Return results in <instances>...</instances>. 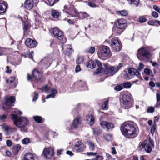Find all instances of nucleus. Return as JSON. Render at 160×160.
Listing matches in <instances>:
<instances>
[{
  "label": "nucleus",
  "mask_w": 160,
  "mask_h": 160,
  "mask_svg": "<svg viewBox=\"0 0 160 160\" xmlns=\"http://www.w3.org/2000/svg\"><path fill=\"white\" fill-rule=\"evenodd\" d=\"M12 112L15 113H18L20 115L22 113V112L20 111H18L17 110L15 109H14L13 110H12Z\"/></svg>",
  "instance_id": "obj_59"
},
{
  "label": "nucleus",
  "mask_w": 160,
  "mask_h": 160,
  "mask_svg": "<svg viewBox=\"0 0 160 160\" xmlns=\"http://www.w3.org/2000/svg\"><path fill=\"white\" fill-rule=\"evenodd\" d=\"M103 137L104 139L107 141H111L112 139V135L106 133L103 135Z\"/></svg>",
  "instance_id": "obj_32"
},
{
  "label": "nucleus",
  "mask_w": 160,
  "mask_h": 160,
  "mask_svg": "<svg viewBox=\"0 0 160 160\" xmlns=\"http://www.w3.org/2000/svg\"><path fill=\"white\" fill-rule=\"evenodd\" d=\"M111 46L115 51H119L121 49V45L120 41L116 38H112L111 40Z\"/></svg>",
  "instance_id": "obj_8"
},
{
  "label": "nucleus",
  "mask_w": 160,
  "mask_h": 160,
  "mask_svg": "<svg viewBox=\"0 0 160 160\" xmlns=\"http://www.w3.org/2000/svg\"><path fill=\"white\" fill-rule=\"evenodd\" d=\"M146 20V19L143 17H141L139 18V22H145Z\"/></svg>",
  "instance_id": "obj_50"
},
{
  "label": "nucleus",
  "mask_w": 160,
  "mask_h": 160,
  "mask_svg": "<svg viewBox=\"0 0 160 160\" xmlns=\"http://www.w3.org/2000/svg\"><path fill=\"white\" fill-rule=\"evenodd\" d=\"M86 147L83 144L80 142H76L74 146V149L77 152H80L83 151Z\"/></svg>",
  "instance_id": "obj_13"
},
{
  "label": "nucleus",
  "mask_w": 160,
  "mask_h": 160,
  "mask_svg": "<svg viewBox=\"0 0 160 160\" xmlns=\"http://www.w3.org/2000/svg\"><path fill=\"white\" fill-rule=\"evenodd\" d=\"M152 16L155 18H158V15L157 12H152Z\"/></svg>",
  "instance_id": "obj_56"
},
{
  "label": "nucleus",
  "mask_w": 160,
  "mask_h": 160,
  "mask_svg": "<svg viewBox=\"0 0 160 160\" xmlns=\"http://www.w3.org/2000/svg\"><path fill=\"white\" fill-rule=\"evenodd\" d=\"M98 56L101 58H108L111 56V53L109 48L106 46H100L97 52Z\"/></svg>",
  "instance_id": "obj_5"
},
{
  "label": "nucleus",
  "mask_w": 160,
  "mask_h": 160,
  "mask_svg": "<svg viewBox=\"0 0 160 160\" xmlns=\"http://www.w3.org/2000/svg\"><path fill=\"white\" fill-rule=\"evenodd\" d=\"M132 84L130 82H125L123 83V86L124 88H131Z\"/></svg>",
  "instance_id": "obj_39"
},
{
  "label": "nucleus",
  "mask_w": 160,
  "mask_h": 160,
  "mask_svg": "<svg viewBox=\"0 0 160 160\" xmlns=\"http://www.w3.org/2000/svg\"><path fill=\"white\" fill-rule=\"evenodd\" d=\"M86 154L88 156H95L97 154V153L93 152H87Z\"/></svg>",
  "instance_id": "obj_53"
},
{
  "label": "nucleus",
  "mask_w": 160,
  "mask_h": 160,
  "mask_svg": "<svg viewBox=\"0 0 160 160\" xmlns=\"http://www.w3.org/2000/svg\"><path fill=\"white\" fill-rule=\"evenodd\" d=\"M87 144L88 145L89 149L91 150H93L95 148V145L91 141L87 142Z\"/></svg>",
  "instance_id": "obj_34"
},
{
  "label": "nucleus",
  "mask_w": 160,
  "mask_h": 160,
  "mask_svg": "<svg viewBox=\"0 0 160 160\" xmlns=\"http://www.w3.org/2000/svg\"><path fill=\"white\" fill-rule=\"evenodd\" d=\"M6 144L8 146L10 147L12 145V142L10 140H8L6 141Z\"/></svg>",
  "instance_id": "obj_60"
},
{
  "label": "nucleus",
  "mask_w": 160,
  "mask_h": 160,
  "mask_svg": "<svg viewBox=\"0 0 160 160\" xmlns=\"http://www.w3.org/2000/svg\"><path fill=\"white\" fill-rule=\"evenodd\" d=\"M140 147L141 149L144 148L145 151L148 153H150L152 150L151 147L146 141H144L142 142L140 145Z\"/></svg>",
  "instance_id": "obj_15"
},
{
  "label": "nucleus",
  "mask_w": 160,
  "mask_h": 160,
  "mask_svg": "<svg viewBox=\"0 0 160 160\" xmlns=\"http://www.w3.org/2000/svg\"><path fill=\"white\" fill-rule=\"evenodd\" d=\"M103 156L99 155L96 156L95 158H92L90 160H103Z\"/></svg>",
  "instance_id": "obj_42"
},
{
  "label": "nucleus",
  "mask_w": 160,
  "mask_h": 160,
  "mask_svg": "<svg viewBox=\"0 0 160 160\" xmlns=\"http://www.w3.org/2000/svg\"><path fill=\"white\" fill-rule=\"evenodd\" d=\"M15 101V98L14 96H11L9 98H5V104L7 106H13L12 104Z\"/></svg>",
  "instance_id": "obj_18"
},
{
  "label": "nucleus",
  "mask_w": 160,
  "mask_h": 160,
  "mask_svg": "<svg viewBox=\"0 0 160 160\" xmlns=\"http://www.w3.org/2000/svg\"><path fill=\"white\" fill-rule=\"evenodd\" d=\"M25 44L28 47L30 48H34L37 45V42L30 38H28L25 41Z\"/></svg>",
  "instance_id": "obj_16"
},
{
  "label": "nucleus",
  "mask_w": 160,
  "mask_h": 160,
  "mask_svg": "<svg viewBox=\"0 0 160 160\" xmlns=\"http://www.w3.org/2000/svg\"><path fill=\"white\" fill-rule=\"evenodd\" d=\"M38 98V95L36 92H34V95L33 98V101H35Z\"/></svg>",
  "instance_id": "obj_52"
},
{
  "label": "nucleus",
  "mask_w": 160,
  "mask_h": 160,
  "mask_svg": "<svg viewBox=\"0 0 160 160\" xmlns=\"http://www.w3.org/2000/svg\"><path fill=\"white\" fill-rule=\"evenodd\" d=\"M95 62L98 67H101L102 64L100 62L98 61L97 59L95 60Z\"/></svg>",
  "instance_id": "obj_58"
},
{
  "label": "nucleus",
  "mask_w": 160,
  "mask_h": 160,
  "mask_svg": "<svg viewBox=\"0 0 160 160\" xmlns=\"http://www.w3.org/2000/svg\"><path fill=\"white\" fill-rule=\"evenodd\" d=\"M33 0H26L25 2L24 7L27 9H31L33 8Z\"/></svg>",
  "instance_id": "obj_19"
},
{
  "label": "nucleus",
  "mask_w": 160,
  "mask_h": 160,
  "mask_svg": "<svg viewBox=\"0 0 160 160\" xmlns=\"http://www.w3.org/2000/svg\"><path fill=\"white\" fill-rule=\"evenodd\" d=\"M59 12L56 10H52L51 11V15L54 18H57L59 15Z\"/></svg>",
  "instance_id": "obj_31"
},
{
  "label": "nucleus",
  "mask_w": 160,
  "mask_h": 160,
  "mask_svg": "<svg viewBox=\"0 0 160 160\" xmlns=\"http://www.w3.org/2000/svg\"><path fill=\"white\" fill-rule=\"evenodd\" d=\"M21 148L20 145L19 144H17L15 145L13 147V149L14 152L15 153H17L18 151L20 150Z\"/></svg>",
  "instance_id": "obj_33"
},
{
  "label": "nucleus",
  "mask_w": 160,
  "mask_h": 160,
  "mask_svg": "<svg viewBox=\"0 0 160 160\" xmlns=\"http://www.w3.org/2000/svg\"><path fill=\"white\" fill-rule=\"evenodd\" d=\"M48 4L49 5L52 6L58 0H48Z\"/></svg>",
  "instance_id": "obj_41"
},
{
  "label": "nucleus",
  "mask_w": 160,
  "mask_h": 160,
  "mask_svg": "<svg viewBox=\"0 0 160 160\" xmlns=\"http://www.w3.org/2000/svg\"><path fill=\"white\" fill-rule=\"evenodd\" d=\"M24 160H34L33 155L31 153L26 154L24 157Z\"/></svg>",
  "instance_id": "obj_28"
},
{
  "label": "nucleus",
  "mask_w": 160,
  "mask_h": 160,
  "mask_svg": "<svg viewBox=\"0 0 160 160\" xmlns=\"http://www.w3.org/2000/svg\"><path fill=\"white\" fill-rule=\"evenodd\" d=\"M153 9L159 13H160V8L158 6L155 5H154L153 6Z\"/></svg>",
  "instance_id": "obj_49"
},
{
  "label": "nucleus",
  "mask_w": 160,
  "mask_h": 160,
  "mask_svg": "<svg viewBox=\"0 0 160 160\" xmlns=\"http://www.w3.org/2000/svg\"><path fill=\"white\" fill-rule=\"evenodd\" d=\"M120 130L122 134L126 137L130 138L136 136L137 130L135 127L128 122H124L121 125Z\"/></svg>",
  "instance_id": "obj_1"
},
{
  "label": "nucleus",
  "mask_w": 160,
  "mask_h": 160,
  "mask_svg": "<svg viewBox=\"0 0 160 160\" xmlns=\"http://www.w3.org/2000/svg\"><path fill=\"white\" fill-rule=\"evenodd\" d=\"M116 13L118 15L122 16H125L128 15V12L126 10H123L121 11H117Z\"/></svg>",
  "instance_id": "obj_30"
},
{
  "label": "nucleus",
  "mask_w": 160,
  "mask_h": 160,
  "mask_svg": "<svg viewBox=\"0 0 160 160\" xmlns=\"http://www.w3.org/2000/svg\"><path fill=\"white\" fill-rule=\"evenodd\" d=\"M33 118L34 120L38 123H40L42 122V118L40 116H35L33 117Z\"/></svg>",
  "instance_id": "obj_35"
},
{
  "label": "nucleus",
  "mask_w": 160,
  "mask_h": 160,
  "mask_svg": "<svg viewBox=\"0 0 160 160\" xmlns=\"http://www.w3.org/2000/svg\"><path fill=\"white\" fill-rule=\"evenodd\" d=\"M87 67L93 69L95 68L96 66V63L93 61L90 60L87 62Z\"/></svg>",
  "instance_id": "obj_29"
},
{
  "label": "nucleus",
  "mask_w": 160,
  "mask_h": 160,
  "mask_svg": "<svg viewBox=\"0 0 160 160\" xmlns=\"http://www.w3.org/2000/svg\"><path fill=\"white\" fill-rule=\"evenodd\" d=\"M144 67V65L142 63L140 62L139 64V65L138 67V68L139 71H141Z\"/></svg>",
  "instance_id": "obj_47"
},
{
  "label": "nucleus",
  "mask_w": 160,
  "mask_h": 160,
  "mask_svg": "<svg viewBox=\"0 0 160 160\" xmlns=\"http://www.w3.org/2000/svg\"><path fill=\"white\" fill-rule=\"evenodd\" d=\"M102 131L99 128H96L93 129V132L95 135H98Z\"/></svg>",
  "instance_id": "obj_38"
},
{
  "label": "nucleus",
  "mask_w": 160,
  "mask_h": 160,
  "mask_svg": "<svg viewBox=\"0 0 160 160\" xmlns=\"http://www.w3.org/2000/svg\"><path fill=\"white\" fill-rule=\"evenodd\" d=\"M6 118V116L5 115H0V120H3Z\"/></svg>",
  "instance_id": "obj_61"
},
{
  "label": "nucleus",
  "mask_w": 160,
  "mask_h": 160,
  "mask_svg": "<svg viewBox=\"0 0 160 160\" xmlns=\"http://www.w3.org/2000/svg\"><path fill=\"white\" fill-rule=\"evenodd\" d=\"M30 141L29 138H26L22 140V143L24 144H27L30 142Z\"/></svg>",
  "instance_id": "obj_46"
},
{
  "label": "nucleus",
  "mask_w": 160,
  "mask_h": 160,
  "mask_svg": "<svg viewBox=\"0 0 160 160\" xmlns=\"http://www.w3.org/2000/svg\"><path fill=\"white\" fill-rule=\"evenodd\" d=\"M104 65L105 68L104 73L105 74H109L111 76L114 74L123 66V65L122 63H119L117 66H107L105 64Z\"/></svg>",
  "instance_id": "obj_6"
},
{
  "label": "nucleus",
  "mask_w": 160,
  "mask_h": 160,
  "mask_svg": "<svg viewBox=\"0 0 160 160\" xmlns=\"http://www.w3.org/2000/svg\"><path fill=\"white\" fill-rule=\"evenodd\" d=\"M80 123V119L78 118H76L73 121L72 126L74 128H77Z\"/></svg>",
  "instance_id": "obj_26"
},
{
  "label": "nucleus",
  "mask_w": 160,
  "mask_h": 160,
  "mask_svg": "<svg viewBox=\"0 0 160 160\" xmlns=\"http://www.w3.org/2000/svg\"><path fill=\"white\" fill-rule=\"evenodd\" d=\"M3 129L6 132L7 134H9L12 132L14 128H12L11 127L5 125L2 127Z\"/></svg>",
  "instance_id": "obj_23"
},
{
  "label": "nucleus",
  "mask_w": 160,
  "mask_h": 160,
  "mask_svg": "<svg viewBox=\"0 0 160 160\" xmlns=\"http://www.w3.org/2000/svg\"><path fill=\"white\" fill-rule=\"evenodd\" d=\"M81 70V68L80 67V66L79 65H78L76 66L75 69V71L76 72H78L80 71Z\"/></svg>",
  "instance_id": "obj_57"
},
{
  "label": "nucleus",
  "mask_w": 160,
  "mask_h": 160,
  "mask_svg": "<svg viewBox=\"0 0 160 160\" xmlns=\"http://www.w3.org/2000/svg\"><path fill=\"white\" fill-rule=\"evenodd\" d=\"M137 56L139 59L142 60L143 58L148 59L151 57L152 55L148 47H142L138 50Z\"/></svg>",
  "instance_id": "obj_3"
},
{
  "label": "nucleus",
  "mask_w": 160,
  "mask_h": 160,
  "mask_svg": "<svg viewBox=\"0 0 160 160\" xmlns=\"http://www.w3.org/2000/svg\"><path fill=\"white\" fill-rule=\"evenodd\" d=\"M129 4L131 5H133L136 7L138 6L139 3V0H127Z\"/></svg>",
  "instance_id": "obj_27"
},
{
  "label": "nucleus",
  "mask_w": 160,
  "mask_h": 160,
  "mask_svg": "<svg viewBox=\"0 0 160 160\" xmlns=\"http://www.w3.org/2000/svg\"><path fill=\"white\" fill-rule=\"evenodd\" d=\"M128 73H126L124 76L125 78L127 80H129L132 78L133 76L136 75L140 79L141 76L140 73L137 69L135 68H128Z\"/></svg>",
  "instance_id": "obj_7"
},
{
  "label": "nucleus",
  "mask_w": 160,
  "mask_h": 160,
  "mask_svg": "<svg viewBox=\"0 0 160 160\" xmlns=\"http://www.w3.org/2000/svg\"><path fill=\"white\" fill-rule=\"evenodd\" d=\"M73 51V50L72 48V46L70 45H68L67 46V49L66 50V52L67 53H68L69 54L72 52Z\"/></svg>",
  "instance_id": "obj_40"
},
{
  "label": "nucleus",
  "mask_w": 160,
  "mask_h": 160,
  "mask_svg": "<svg viewBox=\"0 0 160 160\" xmlns=\"http://www.w3.org/2000/svg\"><path fill=\"white\" fill-rule=\"evenodd\" d=\"M28 28V26L27 24H25L23 27V29L24 30V34L25 32L27 30Z\"/></svg>",
  "instance_id": "obj_54"
},
{
  "label": "nucleus",
  "mask_w": 160,
  "mask_h": 160,
  "mask_svg": "<svg viewBox=\"0 0 160 160\" xmlns=\"http://www.w3.org/2000/svg\"><path fill=\"white\" fill-rule=\"evenodd\" d=\"M42 154L46 158H51L54 155V149L51 147H49L44 149Z\"/></svg>",
  "instance_id": "obj_9"
},
{
  "label": "nucleus",
  "mask_w": 160,
  "mask_h": 160,
  "mask_svg": "<svg viewBox=\"0 0 160 160\" xmlns=\"http://www.w3.org/2000/svg\"><path fill=\"white\" fill-rule=\"evenodd\" d=\"M67 21L69 24L70 25L73 24L75 22L74 20H72L70 19H68Z\"/></svg>",
  "instance_id": "obj_62"
},
{
  "label": "nucleus",
  "mask_w": 160,
  "mask_h": 160,
  "mask_svg": "<svg viewBox=\"0 0 160 160\" xmlns=\"http://www.w3.org/2000/svg\"><path fill=\"white\" fill-rule=\"evenodd\" d=\"M15 79V77H11L9 79L8 81V82L10 83H12Z\"/></svg>",
  "instance_id": "obj_55"
},
{
  "label": "nucleus",
  "mask_w": 160,
  "mask_h": 160,
  "mask_svg": "<svg viewBox=\"0 0 160 160\" xmlns=\"http://www.w3.org/2000/svg\"><path fill=\"white\" fill-rule=\"evenodd\" d=\"M144 72L146 74L149 75L152 72V71L148 68H145L144 69Z\"/></svg>",
  "instance_id": "obj_44"
},
{
  "label": "nucleus",
  "mask_w": 160,
  "mask_h": 160,
  "mask_svg": "<svg viewBox=\"0 0 160 160\" xmlns=\"http://www.w3.org/2000/svg\"><path fill=\"white\" fill-rule=\"evenodd\" d=\"M122 97L121 101L123 106L126 108H128L132 106L133 101L131 95L127 92L122 94Z\"/></svg>",
  "instance_id": "obj_4"
},
{
  "label": "nucleus",
  "mask_w": 160,
  "mask_h": 160,
  "mask_svg": "<svg viewBox=\"0 0 160 160\" xmlns=\"http://www.w3.org/2000/svg\"><path fill=\"white\" fill-rule=\"evenodd\" d=\"M11 118L13 121L14 124L20 128V130L22 132L27 131L26 126L28 123V120L26 117H18L17 115L12 114Z\"/></svg>",
  "instance_id": "obj_2"
},
{
  "label": "nucleus",
  "mask_w": 160,
  "mask_h": 160,
  "mask_svg": "<svg viewBox=\"0 0 160 160\" xmlns=\"http://www.w3.org/2000/svg\"><path fill=\"white\" fill-rule=\"evenodd\" d=\"M115 24L117 27L124 30L127 27V22L124 19H120L116 21Z\"/></svg>",
  "instance_id": "obj_11"
},
{
  "label": "nucleus",
  "mask_w": 160,
  "mask_h": 160,
  "mask_svg": "<svg viewBox=\"0 0 160 160\" xmlns=\"http://www.w3.org/2000/svg\"><path fill=\"white\" fill-rule=\"evenodd\" d=\"M70 5L69 2H67V3L65 4L64 7V9H63V12L66 13H70L71 14V16L74 17L75 15V13L74 12V11L71 12V9H70Z\"/></svg>",
  "instance_id": "obj_17"
},
{
  "label": "nucleus",
  "mask_w": 160,
  "mask_h": 160,
  "mask_svg": "<svg viewBox=\"0 0 160 160\" xmlns=\"http://www.w3.org/2000/svg\"><path fill=\"white\" fill-rule=\"evenodd\" d=\"M52 32L55 38L59 40H61L63 38L64 36L62 32L57 28H53Z\"/></svg>",
  "instance_id": "obj_12"
},
{
  "label": "nucleus",
  "mask_w": 160,
  "mask_h": 160,
  "mask_svg": "<svg viewBox=\"0 0 160 160\" xmlns=\"http://www.w3.org/2000/svg\"><path fill=\"white\" fill-rule=\"evenodd\" d=\"M41 62V63H44L47 65H49V63L46 58H44L42 60Z\"/></svg>",
  "instance_id": "obj_51"
},
{
  "label": "nucleus",
  "mask_w": 160,
  "mask_h": 160,
  "mask_svg": "<svg viewBox=\"0 0 160 160\" xmlns=\"http://www.w3.org/2000/svg\"><path fill=\"white\" fill-rule=\"evenodd\" d=\"M100 124L102 128L106 129L107 131H108L109 129H112L114 127L113 124L106 121L102 122Z\"/></svg>",
  "instance_id": "obj_14"
},
{
  "label": "nucleus",
  "mask_w": 160,
  "mask_h": 160,
  "mask_svg": "<svg viewBox=\"0 0 160 160\" xmlns=\"http://www.w3.org/2000/svg\"><path fill=\"white\" fill-rule=\"evenodd\" d=\"M108 100H107L104 102V103L102 105V108L103 110H107L108 108Z\"/></svg>",
  "instance_id": "obj_37"
},
{
  "label": "nucleus",
  "mask_w": 160,
  "mask_h": 160,
  "mask_svg": "<svg viewBox=\"0 0 160 160\" xmlns=\"http://www.w3.org/2000/svg\"><path fill=\"white\" fill-rule=\"evenodd\" d=\"M74 12L75 13V15L74 17H78L79 18V17L80 14H81L82 19L87 18L89 16V15L85 12L78 13L77 11L76 10H74Z\"/></svg>",
  "instance_id": "obj_20"
},
{
  "label": "nucleus",
  "mask_w": 160,
  "mask_h": 160,
  "mask_svg": "<svg viewBox=\"0 0 160 160\" xmlns=\"http://www.w3.org/2000/svg\"><path fill=\"white\" fill-rule=\"evenodd\" d=\"M95 49L94 47H91L88 49L87 50V52L91 54H93L95 52Z\"/></svg>",
  "instance_id": "obj_43"
},
{
  "label": "nucleus",
  "mask_w": 160,
  "mask_h": 160,
  "mask_svg": "<svg viewBox=\"0 0 160 160\" xmlns=\"http://www.w3.org/2000/svg\"><path fill=\"white\" fill-rule=\"evenodd\" d=\"M122 89V87L121 85H118L114 88V90L117 91H119Z\"/></svg>",
  "instance_id": "obj_45"
},
{
  "label": "nucleus",
  "mask_w": 160,
  "mask_h": 160,
  "mask_svg": "<svg viewBox=\"0 0 160 160\" xmlns=\"http://www.w3.org/2000/svg\"><path fill=\"white\" fill-rule=\"evenodd\" d=\"M86 118L87 120L89 121V124L90 125H92L94 123V118L92 115H88L86 116Z\"/></svg>",
  "instance_id": "obj_25"
},
{
  "label": "nucleus",
  "mask_w": 160,
  "mask_h": 160,
  "mask_svg": "<svg viewBox=\"0 0 160 160\" xmlns=\"http://www.w3.org/2000/svg\"><path fill=\"white\" fill-rule=\"evenodd\" d=\"M32 77L29 74H28V80H31L33 78L36 79H39L42 76V73L36 69L33 70L32 72Z\"/></svg>",
  "instance_id": "obj_10"
},
{
  "label": "nucleus",
  "mask_w": 160,
  "mask_h": 160,
  "mask_svg": "<svg viewBox=\"0 0 160 160\" xmlns=\"http://www.w3.org/2000/svg\"><path fill=\"white\" fill-rule=\"evenodd\" d=\"M7 7V4L6 2L0 3V13L4 12Z\"/></svg>",
  "instance_id": "obj_24"
},
{
  "label": "nucleus",
  "mask_w": 160,
  "mask_h": 160,
  "mask_svg": "<svg viewBox=\"0 0 160 160\" xmlns=\"http://www.w3.org/2000/svg\"><path fill=\"white\" fill-rule=\"evenodd\" d=\"M155 126L154 125H153L152 128H151V132L153 134V133H154L155 132Z\"/></svg>",
  "instance_id": "obj_63"
},
{
  "label": "nucleus",
  "mask_w": 160,
  "mask_h": 160,
  "mask_svg": "<svg viewBox=\"0 0 160 160\" xmlns=\"http://www.w3.org/2000/svg\"><path fill=\"white\" fill-rule=\"evenodd\" d=\"M84 58L83 56H80L78 57L76 60V62L77 64H81L84 61Z\"/></svg>",
  "instance_id": "obj_36"
},
{
  "label": "nucleus",
  "mask_w": 160,
  "mask_h": 160,
  "mask_svg": "<svg viewBox=\"0 0 160 160\" xmlns=\"http://www.w3.org/2000/svg\"><path fill=\"white\" fill-rule=\"evenodd\" d=\"M46 92L48 93H51V94L47 96L46 98L48 99L50 98H54L55 94L57 93V91L55 89L52 88L50 89L48 91H46Z\"/></svg>",
  "instance_id": "obj_22"
},
{
  "label": "nucleus",
  "mask_w": 160,
  "mask_h": 160,
  "mask_svg": "<svg viewBox=\"0 0 160 160\" xmlns=\"http://www.w3.org/2000/svg\"><path fill=\"white\" fill-rule=\"evenodd\" d=\"M157 102L160 101V93H157Z\"/></svg>",
  "instance_id": "obj_64"
},
{
  "label": "nucleus",
  "mask_w": 160,
  "mask_h": 160,
  "mask_svg": "<svg viewBox=\"0 0 160 160\" xmlns=\"http://www.w3.org/2000/svg\"><path fill=\"white\" fill-rule=\"evenodd\" d=\"M124 30L116 26L115 27H114L113 28V34L116 36L119 35H120Z\"/></svg>",
  "instance_id": "obj_21"
},
{
  "label": "nucleus",
  "mask_w": 160,
  "mask_h": 160,
  "mask_svg": "<svg viewBox=\"0 0 160 160\" xmlns=\"http://www.w3.org/2000/svg\"><path fill=\"white\" fill-rule=\"evenodd\" d=\"M154 111V108L152 107H149L147 110V111L148 113H152Z\"/></svg>",
  "instance_id": "obj_48"
}]
</instances>
